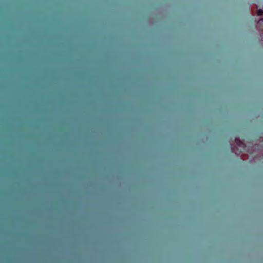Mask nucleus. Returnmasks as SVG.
<instances>
[{
    "mask_svg": "<svg viewBox=\"0 0 263 263\" xmlns=\"http://www.w3.org/2000/svg\"><path fill=\"white\" fill-rule=\"evenodd\" d=\"M235 143L236 145L240 148V151L244 150L245 144L243 142L238 139H236Z\"/></svg>",
    "mask_w": 263,
    "mask_h": 263,
    "instance_id": "obj_1",
    "label": "nucleus"
},
{
    "mask_svg": "<svg viewBox=\"0 0 263 263\" xmlns=\"http://www.w3.org/2000/svg\"><path fill=\"white\" fill-rule=\"evenodd\" d=\"M257 14L259 16H263V10H262V9H258L257 11Z\"/></svg>",
    "mask_w": 263,
    "mask_h": 263,
    "instance_id": "obj_2",
    "label": "nucleus"
},
{
    "mask_svg": "<svg viewBox=\"0 0 263 263\" xmlns=\"http://www.w3.org/2000/svg\"><path fill=\"white\" fill-rule=\"evenodd\" d=\"M262 20H263V19H262Z\"/></svg>",
    "mask_w": 263,
    "mask_h": 263,
    "instance_id": "obj_3",
    "label": "nucleus"
}]
</instances>
